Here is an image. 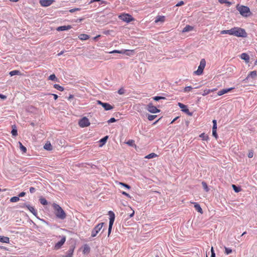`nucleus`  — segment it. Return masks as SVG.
<instances>
[{"instance_id":"de8ad7c7","label":"nucleus","mask_w":257,"mask_h":257,"mask_svg":"<svg viewBox=\"0 0 257 257\" xmlns=\"http://www.w3.org/2000/svg\"><path fill=\"white\" fill-rule=\"evenodd\" d=\"M232 188L235 192H239L240 191V188L237 187L235 185H232Z\"/></svg>"},{"instance_id":"f03ea898","label":"nucleus","mask_w":257,"mask_h":257,"mask_svg":"<svg viewBox=\"0 0 257 257\" xmlns=\"http://www.w3.org/2000/svg\"><path fill=\"white\" fill-rule=\"evenodd\" d=\"M237 37L245 38L247 37V33L245 30L239 27H234L232 28V35Z\"/></svg>"},{"instance_id":"b1692460","label":"nucleus","mask_w":257,"mask_h":257,"mask_svg":"<svg viewBox=\"0 0 257 257\" xmlns=\"http://www.w3.org/2000/svg\"><path fill=\"white\" fill-rule=\"evenodd\" d=\"M9 238L6 236H3L0 235V241L4 243H9Z\"/></svg>"},{"instance_id":"603ef678","label":"nucleus","mask_w":257,"mask_h":257,"mask_svg":"<svg viewBox=\"0 0 257 257\" xmlns=\"http://www.w3.org/2000/svg\"><path fill=\"white\" fill-rule=\"evenodd\" d=\"M81 9L80 8H74V9H70L69 11L70 13H73L76 11H79Z\"/></svg>"},{"instance_id":"6e6d98bb","label":"nucleus","mask_w":257,"mask_h":257,"mask_svg":"<svg viewBox=\"0 0 257 257\" xmlns=\"http://www.w3.org/2000/svg\"><path fill=\"white\" fill-rule=\"evenodd\" d=\"M184 4V3L183 1H180L176 5V6L180 7V6L183 5Z\"/></svg>"},{"instance_id":"5701e85b","label":"nucleus","mask_w":257,"mask_h":257,"mask_svg":"<svg viewBox=\"0 0 257 257\" xmlns=\"http://www.w3.org/2000/svg\"><path fill=\"white\" fill-rule=\"evenodd\" d=\"M193 27L190 25H186L183 29V32H188L193 30Z\"/></svg>"},{"instance_id":"864d4df0","label":"nucleus","mask_w":257,"mask_h":257,"mask_svg":"<svg viewBox=\"0 0 257 257\" xmlns=\"http://www.w3.org/2000/svg\"><path fill=\"white\" fill-rule=\"evenodd\" d=\"M116 121V120L114 117H112L107 121V122L108 123H110L111 122H115Z\"/></svg>"},{"instance_id":"ddd939ff","label":"nucleus","mask_w":257,"mask_h":257,"mask_svg":"<svg viewBox=\"0 0 257 257\" xmlns=\"http://www.w3.org/2000/svg\"><path fill=\"white\" fill-rule=\"evenodd\" d=\"M54 2V0H40L39 3L41 6L47 7L51 5Z\"/></svg>"},{"instance_id":"9b49d317","label":"nucleus","mask_w":257,"mask_h":257,"mask_svg":"<svg viewBox=\"0 0 257 257\" xmlns=\"http://www.w3.org/2000/svg\"><path fill=\"white\" fill-rule=\"evenodd\" d=\"M178 105L179 106L180 108L182 109V111L185 112L187 114H188L190 116H191L192 115V113L190 112L187 108V105L178 102Z\"/></svg>"},{"instance_id":"473e14b6","label":"nucleus","mask_w":257,"mask_h":257,"mask_svg":"<svg viewBox=\"0 0 257 257\" xmlns=\"http://www.w3.org/2000/svg\"><path fill=\"white\" fill-rule=\"evenodd\" d=\"M221 34H229L232 35V28L228 30H223L220 32Z\"/></svg>"},{"instance_id":"c85d7f7f","label":"nucleus","mask_w":257,"mask_h":257,"mask_svg":"<svg viewBox=\"0 0 257 257\" xmlns=\"http://www.w3.org/2000/svg\"><path fill=\"white\" fill-rule=\"evenodd\" d=\"M19 144L20 145V149L21 151L23 153H26V152H27L26 148L25 146H24L20 142H19Z\"/></svg>"},{"instance_id":"72a5a7b5","label":"nucleus","mask_w":257,"mask_h":257,"mask_svg":"<svg viewBox=\"0 0 257 257\" xmlns=\"http://www.w3.org/2000/svg\"><path fill=\"white\" fill-rule=\"evenodd\" d=\"M90 251V247L87 244L84 245L83 252L84 253H88Z\"/></svg>"},{"instance_id":"6e6552de","label":"nucleus","mask_w":257,"mask_h":257,"mask_svg":"<svg viewBox=\"0 0 257 257\" xmlns=\"http://www.w3.org/2000/svg\"><path fill=\"white\" fill-rule=\"evenodd\" d=\"M147 109L151 113H156L160 112V110L158 109L157 107L154 106L152 103H150L147 105Z\"/></svg>"},{"instance_id":"49530a36","label":"nucleus","mask_w":257,"mask_h":257,"mask_svg":"<svg viewBox=\"0 0 257 257\" xmlns=\"http://www.w3.org/2000/svg\"><path fill=\"white\" fill-rule=\"evenodd\" d=\"M119 184L121 186L124 187L125 188H126L128 189H130L131 188V186L130 185H127L126 184H125L124 183L119 182Z\"/></svg>"},{"instance_id":"58836bf2","label":"nucleus","mask_w":257,"mask_h":257,"mask_svg":"<svg viewBox=\"0 0 257 257\" xmlns=\"http://www.w3.org/2000/svg\"><path fill=\"white\" fill-rule=\"evenodd\" d=\"M20 200V198L19 196H14L11 198L10 201L11 202H17Z\"/></svg>"},{"instance_id":"bb28decb","label":"nucleus","mask_w":257,"mask_h":257,"mask_svg":"<svg viewBox=\"0 0 257 257\" xmlns=\"http://www.w3.org/2000/svg\"><path fill=\"white\" fill-rule=\"evenodd\" d=\"M49 80L54 81L56 82H58V79L56 77L54 74H51L49 76L48 78Z\"/></svg>"},{"instance_id":"f704fd0d","label":"nucleus","mask_w":257,"mask_h":257,"mask_svg":"<svg viewBox=\"0 0 257 257\" xmlns=\"http://www.w3.org/2000/svg\"><path fill=\"white\" fill-rule=\"evenodd\" d=\"M54 87L55 89H56L60 91H63L64 90V88L62 86L59 85V84H54Z\"/></svg>"},{"instance_id":"052dcab7","label":"nucleus","mask_w":257,"mask_h":257,"mask_svg":"<svg viewBox=\"0 0 257 257\" xmlns=\"http://www.w3.org/2000/svg\"><path fill=\"white\" fill-rule=\"evenodd\" d=\"M121 193L125 195V196L128 197V198H131V196L128 194L126 192H124V191H122L121 192Z\"/></svg>"},{"instance_id":"c03bdc74","label":"nucleus","mask_w":257,"mask_h":257,"mask_svg":"<svg viewBox=\"0 0 257 257\" xmlns=\"http://www.w3.org/2000/svg\"><path fill=\"white\" fill-rule=\"evenodd\" d=\"M193 89V88L191 87V86H187V87H185L184 89V92H189L191 90H192Z\"/></svg>"},{"instance_id":"bf43d9fd","label":"nucleus","mask_w":257,"mask_h":257,"mask_svg":"<svg viewBox=\"0 0 257 257\" xmlns=\"http://www.w3.org/2000/svg\"><path fill=\"white\" fill-rule=\"evenodd\" d=\"M253 156V152L251 151V152H249L248 154V157L249 158H252Z\"/></svg>"},{"instance_id":"79ce46f5","label":"nucleus","mask_w":257,"mask_h":257,"mask_svg":"<svg viewBox=\"0 0 257 257\" xmlns=\"http://www.w3.org/2000/svg\"><path fill=\"white\" fill-rule=\"evenodd\" d=\"M156 117H157L156 115L149 114L148 116V119H149V120L152 121V120H154Z\"/></svg>"},{"instance_id":"cd10ccee","label":"nucleus","mask_w":257,"mask_h":257,"mask_svg":"<svg viewBox=\"0 0 257 257\" xmlns=\"http://www.w3.org/2000/svg\"><path fill=\"white\" fill-rule=\"evenodd\" d=\"M10 75L11 76H14V75H20L21 74V72L19 70H13V71H11L10 73H9Z\"/></svg>"},{"instance_id":"20e7f679","label":"nucleus","mask_w":257,"mask_h":257,"mask_svg":"<svg viewBox=\"0 0 257 257\" xmlns=\"http://www.w3.org/2000/svg\"><path fill=\"white\" fill-rule=\"evenodd\" d=\"M108 215L109 216V227L108 230V235L109 236L111 233L112 227L115 219V214L114 212L112 211H108Z\"/></svg>"},{"instance_id":"5fc2aeb1","label":"nucleus","mask_w":257,"mask_h":257,"mask_svg":"<svg viewBox=\"0 0 257 257\" xmlns=\"http://www.w3.org/2000/svg\"><path fill=\"white\" fill-rule=\"evenodd\" d=\"M212 135L215 138V139H217L218 136L217 134L216 130L212 131Z\"/></svg>"},{"instance_id":"412c9836","label":"nucleus","mask_w":257,"mask_h":257,"mask_svg":"<svg viewBox=\"0 0 257 257\" xmlns=\"http://www.w3.org/2000/svg\"><path fill=\"white\" fill-rule=\"evenodd\" d=\"M78 38L81 40H87L89 38V36L87 34H81L78 36Z\"/></svg>"},{"instance_id":"4c0bfd02","label":"nucleus","mask_w":257,"mask_h":257,"mask_svg":"<svg viewBox=\"0 0 257 257\" xmlns=\"http://www.w3.org/2000/svg\"><path fill=\"white\" fill-rule=\"evenodd\" d=\"M202 186H203V189H204V190L206 191V192H208L209 190V189L207 186V184L206 182H202Z\"/></svg>"},{"instance_id":"4d7b16f0","label":"nucleus","mask_w":257,"mask_h":257,"mask_svg":"<svg viewBox=\"0 0 257 257\" xmlns=\"http://www.w3.org/2000/svg\"><path fill=\"white\" fill-rule=\"evenodd\" d=\"M211 257H215V252H214V251L213 250V247H211Z\"/></svg>"},{"instance_id":"1a4fd4ad","label":"nucleus","mask_w":257,"mask_h":257,"mask_svg":"<svg viewBox=\"0 0 257 257\" xmlns=\"http://www.w3.org/2000/svg\"><path fill=\"white\" fill-rule=\"evenodd\" d=\"M61 238V240L56 243L54 246L55 249H60L62 246L64 244L66 241V237L65 236H60Z\"/></svg>"},{"instance_id":"f8f14e48","label":"nucleus","mask_w":257,"mask_h":257,"mask_svg":"<svg viewBox=\"0 0 257 257\" xmlns=\"http://www.w3.org/2000/svg\"><path fill=\"white\" fill-rule=\"evenodd\" d=\"M257 76V73L256 71H252L249 72V73L248 74L247 76L243 80V82L246 83L247 80L250 78H251L252 79H255Z\"/></svg>"},{"instance_id":"a18cd8bd","label":"nucleus","mask_w":257,"mask_h":257,"mask_svg":"<svg viewBox=\"0 0 257 257\" xmlns=\"http://www.w3.org/2000/svg\"><path fill=\"white\" fill-rule=\"evenodd\" d=\"M219 2L220 4H227L228 6H230L231 4L230 2H228L227 0H219Z\"/></svg>"},{"instance_id":"13d9d810","label":"nucleus","mask_w":257,"mask_h":257,"mask_svg":"<svg viewBox=\"0 0 257 257\" xmlns=\"http://www.w3.org/2000/svg\"><path fill=\"white\" fill-rule=\"evenodd\" d=\"M36 189L34 187H31L30 188V192L31 193H33L35 192Z\"/></svg>"},{"instance_id":"8fccbe9b","label":"nucleus","mask_w":257,"mask_h":257,"mask_svg":"<svg viewBox=\"0 0 257 257\" xmlns=\"http://www.w3.org/2000/svg\"><path fill=\"white\" fill-rule=\"evenodd\" d=\"M200 137L202 138L203 140H207L208 138V136L205 135L204 133H202L200 135Z\"/></svg>"},{"instance_id":"e2e57ef3","label":"nucleus","mask_w":257,"mask_h":257,"mask_svg":"<svg viewBox=\"0 0 257 257\" xmlns=\"http://www.w3.org/2000/svg\"><path fill=\"white\" fill-rule=\"evenodd\" d=\"M49 94L53 95L55 100H56L58 98V95L55 94Z\"/></svg>"},{"instance_id":"7c9ffc66","label":"nucleus","mask_w":257,"mask_h":257,"mask_svg":"<svg viewBox=\"0 0 257 257\" xmlns=\"http://www.w3.org/2000/svg\"><path fill=\"white\" fill-rule=\"evenodd\" d=\"M39 201H40V203L43 205H46L48 204V202H47V200L42 197H41L40 198Z\"/></svg>"},{"instance_id":"774afa93","label":"nucleus","mask_w":257,"mask_h":257,"mask_svg":"<svg viewBox=\"0 0 257 257\" xmlns=\"http://www.w3.org/2000/svg\"><path fill=\"white\" fill-rule=\"evenodd\" d=\"M64 51H62L60 53H59L57 55L61 56V55H62L64 53Z\"/></svg>"},{"instance_id":"a878e982","label":"nucleus","mask_w":257,"mask_h":257,"mask_svg":"<svg viewBox=\"0 0 257 257\" xmlns=\"http://www.w3.org/2000/svg\"><path fill=\"white\" fill-rule=\"evenodd\" d=\"M216 90V89H205L204 91H203V92L202 93V95H203V96H205L207 94H208L209 93H210V92H213L214 91H215Z\"/></svg>"},{"instance_id":"680f3d73","label":"nucleus","mask_w":257,"mask_h":257,"mask_svg":"<svg viewBox=\"0 0 257 257\" xmlns=\"http://www.w3.org/2000/svg\"><path fill=\"white\" fill-rule=\"evenodd\" d=\"M25 194H26V193H25V192H22L20 193L19 194L18 196L19 197V198H20V197H22L24 196L25 195Z\"/></svg>"},{"instance_id":"ea45409f","label":"nucleus","mask_w":257,"mask_h":257,"mask_svg":"<svg viewBox=\"0 0 257 257\" xmlns=\"http://www.w3.org/2000/svg\"><path fill=\"white\" fill-rule=\"evenodd\" d=\"M107 139H108V136H105L99 141L100 143H102V145H101V146L102 145H104L106 143Z\"/></svg>"},{"instance_id":"9d476101","label":"nucleus","mask_w":257,"mask_h":257,"mask_svg":"<svg viewBox=\"0 0 257 257\" xmlns=\"http://www.w3.org/2000/svg\"><path fill=\"white\" fill-rule=\"evenodd\" d=\"M98 104L101 105L105 110H109L112 109L113 107L108 103L102 102L100 100L97 101Z\"/></svg>"},{"instance_id":"2f4dec72","label":"nucleus","mask_w":257,"mask_h":257,"mask_svg":"<svg viewBox=\"0 0 257 257\" xmlns=\"http://www.w3.org/2000/svg\"><path fill=\"white\" fill-rule=\"evenodd\" d=\"M74 249L72 248L69 249L67 252V254L65 256V257H72V254L73 253Z\"/></svg>"},{"instance_id":"aec40b11","label":"nucleus","mask_w":257,"mask_h":257,"mask_svg":"<svg viewBox=\"0 0 257 257\" xmlns=\"http://www.w3.org/2000/svg\"><path fill=\"white\" fill-rule=\"evenodd\" d=\"M194 205V207L195 209L199 213H202L203 211L202 209L200 206V205L197 202H193V203Z\"/></svg>"},{"instance_id":"6ab92c4d","label":"nucleus","mask_w":257,"mask_h":257,"mask_svg":"<svg viewBox=\"0 0 257 257\" xmlns=\"http://www.w3.org/2000/svg\"><path fill=\"white\" fill-rule=\"evenodd\" d=\"M165 17L164 16H158L156 17V20L155 21V23H158L159 22H164L165 21Z\"/></svg>"},{"instance_id":"423d86ee","label":"nucleus","mask_w":257,"mask_h":257,"mask_svg":"<svg viewBox=\"0 0 257 257\" xmlns=\"http://www.w3.org/2000/svg\"><path fill=\"white\" fill-rule=\"evenodd\" d=\"M104 224V223H100L98 224L97 225L95 226V227L92 229L91 231V236L94 237H95L98 233L102 229V226Z\"/></svg>"},{"instance_id":"c9c22d12","label":"nucleus","mask_w":257,"mask_h":257,"mask_svg":"<svg viewBox=\"0 0 257 257\" xmlns=\"http://www.w3.org/2000/svg\"><path fill=\"white\" fill-rule=\"evenodd\" d=\"M203 71V69H202V68H200L198 67V69L194 72V73L197 75H200L202 74Z\"/></svg>"},{"instance_id":"09e8293b","label":"nucleus","mask_w":257,"mask_h":257,"mask_svg":"<svg viewBox=\"0 0 257 257\" xmlns=\"http://www.w3.org/2000/svg\"><path fill=\"white\" fill-rule=\"evenodd\" d=\"M134 142H135L134 140H130L126 142V144L130 146H133L134 145Z\"/></svg>"},{"instance_id":"39448f33","label":"nucleus","mask_w":257,"mask_h":257,"mask_svg":"<svg viewBox=\"0 0 257 257\" xmlns=\"http://www.w3.org/2000/svg\"><path fill=\"white\" fill-rule=\"evenodd\" d=\"M118 18L126 23H130L134 20L133 17L128 14H122L118 16Z\"/></svg>"},{"instance_id":"0eeeda50","label":"nucleus","mask_w":257,"mask_h":257,"mask_svg":"<svg viewBox=\"0 0 257 257\" xmlns=\"http://www.w3.org/2000/svg\"><path fill=\"white\" fill-rule=\"evenodd\" d=\"M78 124L81 127H85L88 126L90 124V123L89 119L86 117H83L79 120Z\"/></svg>"},{"instance_id":"7ed1b4c3","label":"nucleus","mask_w":257,"mask_h":257,"mask_svg":"<svg viewBox=\"0 0 257 257\" xmlns=\"http://www.w3.org/2000/svg\"><path fill=\"white\" fill-rule=\"evenodd\" d=\"M236 9L239 12L240 14L244 17H247L250 14V9L248 7L244 6L236 7Z\"/></svg>"},{"instance_id":"e433bc0d","label":"nucleus","mask_w":257,"mask_h":257,"mask_svg":"<svg viewBox=\"0 0 257 257\" xmlns=\"http://www.w3.org/2000/svg\"><path fill=\"white\" fill-rule=\"evenodd\" d=\"M11 133L13 136H17L18 135L17 130L16 128V126L13 127V130H12Z\"/></svg>"},{"instance_id":"338daca9","label":"nucleus","mask_w":257,"mask_h":257,"mask_svg":"<svg viewBox=\"0 0 257 257\" xmlns=\"http://www.w3.org/2000/svg\"><path fill=\"white\" fill-rule=\"evenodd\" d=\"M0 97L2 99H5L6 98V96L4 95H3V94H0Z\"/></svg>"},{"instance_id":"4468645a","label":"nucleus","mask_w":257,"mask_h":257,"mask_svg":"<svg viewBox=\"0 0 257 257\" xmlns=\"http://www.w3.org/2000/svg\"><path fill=\"white\" fill-rule=\"evenodd\" d=\"M24 206L27 207V208L33 213V214L35 216L37 215V211L35 210L34 207L30 206V205L24 204Z\"/></svg>"},{"instance_id":"69168bd1","label":"nucleus","mask_w":257,"mask_h":257,"mask_svg":"<svg viewBox=\"0 0 257 257\" xmlns=\"http://www.w3.org/2000/svg\"><path fill=\"white\" fill-rule=\"evenodd\" d=\"M217 130V125L213 124L212 131Z\"/></svg>"},{"instance_id":"dca6fc26","label":"nucleus","mask_w":257,"mask_h":257,"mask_svg":"<svg viewBox=\"0 0 257 257\" xmlns=\"http://www.w3.org/2000/svg\"><path fill=\"white\" fill-rule=\"evenodd\" d=\"M234 88H225L223 89L220 91H219L217 93V95L219 96H221L224 94H225L230 91H231L232 89H233Z\"/></svg>"},{"instance_id":"0e129e2a","label":"nucleus","mask_w":257,"mask_h":257,"mask_svg":"<svg viewBox=\"0 0 257 257\" xmlns=\"http://www.w3.org/2000/svg\"><path fill=\"white\" fill-rule=\"evenodd\" d=\"M132 51H133L132 53L129 52H126L125 54L128 56H130V55H132L134 53V50H132Z\"/></svg>"},{"instance_id":"37998d69","label":"nucleus","mask_w":257,"mask_h":257,"mask_svg":"<svg viewBox=\"0 0 257 257\" xmlns=\"http://www.w3.org/2000/svg\"><path fill=\"white\" fill-rule=\"evenodd\" d=\"M232 250L230 248L225 247V253L226 254H229L232 252Z\"/></svg>"},{"instance_id":"a19ab883","label":"nucleus","mask_w":257,"mask_h":257,"mask_svg":"<svg viewBox=\"0 0 257 257\" xmlns=\"http://www.w3.org/2000/svg\"><path fill=\"white\" fill-rule=\"evenodd\" d=\"M153 99L156 101H159V100H161V99H165L166 98L164 97H163V96H156L153 97Z\"/></svg>"},{"instance_id":"f257e3e1","label":"nucleus","mask_w":257,"mask_h":257,"mask_svg":"<svg viewBox=\"0 0 257 257\" xmlns=\"http://www.w3.org/2000/svg\"><path fill=\"white\" fill-rule=\"evenodd\" d=\"M53 207L55 210V214L58 218L64 219L66 218V215L62 208L58 204L54 203Z\"/></svg>"},{"instance_id":"3c124183","label":"nucleus","mask_w":257,"mask_h":257,"mask_svg":"<svg viewBox=\"0 0 257 257\" xmlns=\"http://www.w3.org/2000/svg\"><path fill=\"white\" fill-rule=\"evenodd\" d=\"M125 93V90L123 88H120L118 90V93L120 95H122Z\"/></svg>"},{"instance_id":"f3484780","label":"nucleus","mask_w":257,"mask_h":257,"mask_svg":"<svg viewBox=\"0 0 257 257\" xmlns=\"http://www.w3.org/2000/svg\"><path fill=\"white\" fill-rule=\"evenodd\" d=\"M126 52H133V51H130V50H115L113 51H112L111 52H109V53L112 54V53H119V54H124Z\"/></svg>"},{"instance_id":"393cba45","label":"nucleus","mask_w":257,"mask_h":257,"mask_svg":"<svg viewBox=\"0 0 257 257\" xmlns=\"http://www.w3.org/2000/svg\"><path fill=\"white\" fill-rule=\"evenodd\" d=\"M206 65V61L204 59H202L200 62L199 66H198L199 68H202L204 70Z\"/></svg>"},{"instance_id":"4be33fe9","label":"nucleus","mask_w":257,"mask_h":257,"mask_svg":"<svg viewBox=\"0 0 257 257\" xmlns=\"http://www.w3.org/2000/svg\"><path fill=\"white\" fill-rule=\"evenodd\" d=\"M44 148L46 150L51 151L52 150V146L50 142H47L44 146Z\"/></svg>"},{"instance_id":"a211bd4d","label":"nucleus","mask_w":257,"mask_h":257,"mask_svg":"<svg viewBox=\"0 0 257 257\" xmlns=\"http://www.w3.org/2000/svg\"><path fill=\"white\" fill-rule=\"evenodd\" d=\"M240 58L242 60H244L246 63L249 62V55L245 53H242L240 55Z\"/></svg>"},{"instance_id":"c756f323","label":"nucleus","mask_w":257,"mask_h":257,"mask_svg":"<svg viewBox=\"0 0 257 257\" xmlns=\"http://www.w3.org/2000/svg\"><path fill=\"white\" fill-rule=\"evenodd\" d=\"M157 156H158L156 154H155L154 153H151V154H149L148 155L146 156L145 158L146 159H150L157 157Z\"/></svg>"},{"instance_id":"2eb2a0df","label":"nucleus","mask_w":257,"mask_h":257,"mask_svg":"<svg viewBox=\"0 0 257 257\" xmlns=\"http://www.w3.org/2000/svg\"><path fill=\"white\" fill-rule=\"evenodd\" d=\"M72 28V27L70 25H68V26H60V27H58L56 30L58 31H66V30H70V29Z\"/></svg>"}]
</instances>
